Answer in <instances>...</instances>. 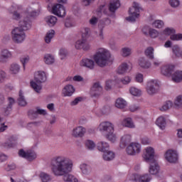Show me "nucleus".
Wrapping results in <instances>:
<instances>
[{
	"label": "nucleus",
	"mask_w": 182,
	"mask_h": 182,
	"mask_svg": "<svg viewBox=\"0 0 182 182\" xmlns=\"http://www.w3.org/2000/svg\"><path fill=\"white\" fill-rule=\"evenodd\" d=\"M46 73L43 71H37L34 74L33 80L38 83H45V82H46Z\"/></svg>",
	"instance_id": "obj_21"
},
{
	"label": "nucleus",
	"mask_w": 182,
	"mask_h": 182,
	"mask_svg": "<svg viewBox=\"0 0 182 182\" xmlns=\"http://www.w3.org/2000/svg\"><path fill=\"white\" fill-rule=\"evenodd\" d=\"M21 70V66L17 63H13L10 66V73L11 75H18Z\"/></svg>",
	"instance_id": "obj_41"
},
{
	"label": "nucleus",
	"mask_w": 182,
	"mask_h": 182,
	"mask_svg": "<svg viewBox=\"0 0 182 182\" xmlns=\"http://www.w3.org/2000/svg\"><path fill=\"white\" fill-rule=\"evenodd\" d=\"M39 4L36 3L34 4H30L23 11L26 16H30L31 18H35L38 15V9Z\"/></svg>",
	"instance_id": "obj_14"
},
{
	"label": "nucleus",
	"mask_w": 182,
	"mask_h": 182,
	"mask_svg": "<svg viewBox=\"0 0 182 182\" xmlns=\"http://www.w3.org/2000/svg\"><path fill=\"white\" fill-rule=\"evenodd\" d=\"M138 66L141 69H150L151 68V63L147 58L143 57L138 60Z\"/></svg>",
	"instance_id": "obj_22"
},
{
	"label": "nucleus",
	"mask_w": 182,
	"mask_h": 182,
	"mask_svg": "<svg viewBox=\"0 0 182 182\" xmlns=\"http://www.w3.org/2000/svg\"><path fill=\"white\" fill-rule=\"evenodd\" d=\"M152 26L154 28H157L158 29H160L164 26V22L161 20H156L151 23Z\"/></svg>",
	"instance_id": "obj_48"
},
{
	"label": "nucleus",
	"mask_w": 182,
	"mask_h": 182,
	"mask_svg": "<svg viewBox=\"0 0 182 182\" xmlns=\"http://www.w3.org/2000/svg\"><path fill=\"white\" fill-rule=\"evenodd\" d=\"M164 158L168 163H177V161H178V154H177L176 151L169 149L166 151Z\"/></svg>",
	"instance_id": "obj_13"
},
{
	"label": "nucleus",
	"mask_w": 182,
	"mask_h": 182,
	"mask_svg": "<svg viewBox=\"0 0 182 182\" xmlns=\"http://www.w3.org/2000/svg\"><path fill=\"white\" fill-rule=\"evenodd\" d=\"M140 11H141V6L139 3L134 2L132 6L129 9V16L127 17L128 22H136V19L140 16Z\"/></svg>",
	"instance_id": "obj_5"
},
{
	"label": "nucleus",
	"mask_w": 182,
	"mask_h": 182,
	"mask_svg": "<svg viewBox=\"0 0 182 182\" xmlns=\"http://www.w3.org/2000/svg\"><path fill=\"white\" fill-rule=\"evenodd\" d=\"M52 173L55 177H62L65 182H79L72 173L73 170V161L65 156H57L53 157L50 163Z\"/></svg>",
	"instance_id": "obj_1"
},
{
	"label": "nucleus",
	"mask_w": 182,
	"mask_h": 182,
	"mask_svg": "<svg viewBox=\"0 0 182 182\" xmlns=\"http://www.w3.org/2000/svg\"><path fill=\"white\" fill-rule=\"evenodd\" d=\"M116 85V81L114 80H107L105 83L106 90H111L112 87Z\"/></svg>",
	"instance_id": "obj_51"
},
{
	"label": "nucleus",
	"mask_w": 182,
	"mask_h": 182,
	"mask_svg": "<svg viewBox=\"0 0 182 182\" xmlns=\"http://www.w3.org/2000/svg\"><path fill=\"white\" fill-rule=\"evenodd\" d=\"M146 91L149 96H154L159 92V82L156 80H151L146 82Z\"/></svg>",
	"instance_id": "obj_9"
},
{
	"label": "nucleus",
	"mask_w": 182,
	"mask_h": 182,
	"mask_svg": "<svg viewBox=\"0 0 182 182\" xmlns=\"http://www.w3.org/2000/svg\"><path fill=\"white\" fill-rule=\"evenodd\" d=\"M45 21L48 26H55L58 22V18L54 16H48L45 18Z\"/></svg>",
	"instance_id": "obj_33"
},
{
	"label": "nucleus",
	"mask_w": 182,
	"mask_h": 182,
	"mask_svg": "<svg viewBox=\"0 0 182 182\" xmlns=\"http://www.w3.org/2000/svg\"><path fill=\"white\" fill-rule=\"evenodd\" d=\"M18 156L20 157H23V159H26L27 161H34V160H36L38 157V154H36V152L31 149L27 151L20 149L18 151Z\"/></svg>",
	"instance_id": "obj_8"
},
{
	"label": "nucleus",
	"mask_w": 182,
	"mask_h": 182,
	"mask_svg": "<svg viewBox=\"0 0 182 182\" xmlns=\"http://www.w3.org/2000/svg\"><path fill=\"white\" fill-rule=\"evenodd\" d=\"M18 103L19 106H26V105H28L26 99H25V96H23V92H22V91L19 92Z\"/></svg>",
	"instance_id": "obj_43"
},
{
	"label": "nucleus",
	"mask_w": 182,
	"mask_h": 182,
	"mask_svg": "<svg viewBox=\"0 0 182 182\" xmlns=\"http://www.w3.org/2000/svg\"><path fill=\"white\" fill-rule=\"evenodd\" d=\"M2 147H4V149H12V147H15V144L12 143V142H4L1 144Z\"/></svg>",
	"instance_id": "obj_58"
},
{
	"label": "nucleus",
	"mask_w": 182,
	"mask_h": 182,
	"mask_svg": "<svg viewBox=\"0 0 182 182\" xmlns=\"http://www.w3.org/2000/svg\"><path fill=\"white\" fill-rule=\"evenodd\" d=\"M92 58H83L80 60L79 63L80 68L93 70L96 64L100 66V68H105V66H107V64L113 62L112 53L109 50L105 48H98Z\"/></svg>",
	"instance_id": "obj_2"
},
{
	"label": "nucleus",
	"mask_w": 182,
	"mask_h": 182,
	"mask_svg": "<svg viewBox=\"0 0 182 182\" xmlns=\"http://www.w3.org/2000/svg\"><path fill=\"white\" fill-rule=\"evenodd\" d=\"M31 58H29L28 55H23L20 58V62L23 65V69H25V67L26 66V63H29Z\"/></svg>",
	"instance_id": "obj_49"
},
{
	"label": "nucleus",
	"mask_w": 182,
	"mask_h": 182,
	"mask_svg": "<svg viewBox=\"0 0 182 182\" xmlns=\"http://www.w3.org/2000/svg\"><path fill=\"white\" fill-rule=\"evenodd\" d=\"M146 29H149V33L146 31ZM143 33L144 35H149L151 38H156L159 36V33L157 30L154 28H149V27H145L142 29Z\"/></svg>",
	"instance_id": "obj_29"
},
{
	"label": "nucleus",
	"mask_w": 182,
	"mask_h": 182,
	"mask_svg": "<svg viewBox=\"0 0 182 182\" xmlns=\"http://www.w3.org/2000/svg\"><path fill=\"white\" fill-rule=\"evenodd\" d=\"M133 53V50L129 47H124L121 49V56L123 58H129L132 56Z\"/></svg>",
	"instance_id": "obj_35"
},
{
	"label": "nucleus",
	"mask_w": 182,
	"mask_h": 182,
	"mask_svg": "<svg viewBox=\"0 0 182 182\" xmlns=\"http://www.w3.org/2000/svg\"><path fill=\"white\" fill-rule=\"evenodd\" d=\"M160 171V166L156 161H151V164L149 166V173L152 175L159 174Z\"/></svg>",
	"instance_id": "obj_24"
},
{
	"label": "nucleus",
	"mask_w": 182,
	"mask_h": 182,
	"mask_svg": "<svg viewBox=\"0 0 182 182\" xmlns=\"http://www.w3.org/2000/svg\"><path fill=\"white\" fill-rule=\"evenodd\" d=\"M173 105L177 107V109H181L182 107V95H178L173 102Z\"/></svg>",
	"instance_id": "obj_46"
},
{
	"label": "nucleus",
	"mask_w": 182,
	"mask_h": 182,
	"mask_svg": "<svg viewBox=\"0 0 182 182\" xmlns=\"http://www.w3.org/2000/svg\"><path fill=\"white\" fill-rule=\"evenodd\" d=\"M97 130L100 132L102 134H105V139L111 141V143H115L117 141V135L114 133V124L109 121L102 122L97 127Z\"/></svg>",
	"instance_id": "obj_4"
},
{
	"label": "nucleus",
	"mask_w": 182,
	"mask_h": 182,
	"mask_svg": "<svg viewBox=\"0 0 182 182\" xmlns=\"http://www.w3.org/2000/svg\"><path fill=\"white\" fill-rule=\"evenodd\" d=\"M31 26H32V23L29 17L26 16L20 20L18 27L14 28L11 32L13 42L18 45L23 43L25 39H26V33L25 31H28Z\"/></svg>",
	"instance_id": "obj_3"
},
{
	"label": "nucleus",
	"mask_w": 182,
	"mask_h": 182,
	"mask_svg": "<svg viewBox=\"0 0 182 182\" xmlns=\"http://www.w3.org/2000/svg\"><path fill=\"white\" fill-rule=\"evenodd\" d=\"M97 147L99 151H102V153H105L109 151L110 146L109 145V143L106 141H100L97 144Z\"/></svg>",
	"instance_id": "obj_31"
},
{
	"label": "nucleus",
	"mask_w": 182,
	"mask_h": 182,
	"mask_svg": "<svg viewBox=\"0 0 182 182\" xmlns=\"http://www.w3.org/2000/svg\"><path fill=\"white\" fill-rule=\"evenodd\" d=\"M80 169L83 176H89L92 173V167L86 164H81L80 165Z\"/></svg>",
	"instance_id": "obj_30"
},
{
	"label": "nucleus",
	"mask_w": 182,
	"mask_h": 182,
	"mask_svg": "<svg viewBox=\"0 0 182 182\" xmlns=\"http://www.w3.org/2000/svg\"><path fill=\"white\" fill-rule=\"evenodd\" d=\"M40 178L41 180V182H49L51 180L50 176L49 173L42 172L40 173Z\"/></svg>",
	"instance_id": "obj_47"
},
{
	"label": "nucleus",
	"mask_w": 182,
	"mask_h": 182,
	"mask_svg": "<svg viewBox=\"0 0 182 182\" xmlns=\"http://www.w3.org/2000/svg\"><path fill=\"white\" fill-rule=\"evenodd\" d=\"M97 18L95 16H92L90 20H89V23L91 25V26H95V25L97 24Z\"/></svg>",
	"instance_id": "obj_63"
},
{
	"label": "nucleus",
	"mask_w": 182,
	"mask_h": 182,
	"mask_svg": "<svg viewBox=\"0 0 182 182\" xmlns=\"http://www.w3.org/2000/svg\"><path fill=\"white\" fill-rule=\"evenodd\" d=\"M55 55L52 54H46L43 57V61L46 65H53L55 63Z\"/></svg>",
	"instance_id": "obj_34"
},
{
	"label": "nucleus",
	"mask_w": 182,
	"mask_h": 182,
	"mask_svg": "<svg viewBox=\"0 0 182 182\" xmlns=\"http://www.w3.org/2000/svg\"><path fill=\"white\" fill-rule=\"evenodd\" d=\"M129 70V64L127 63H122L118 68L117 73L119 75H124V73H126Z\"/></svg>",
	"instance_id": "obj_40"
},
{
	"label": "nucleus",
	"mask_w": 182,
	"mask_h": 182,
	"mask_svg": "<svg viewBox=\"0 0 182 182\" xmlns=\"http://www.w3.org/2000/svg\"><path fill=\"white\" fill-rule=\"evenodd\" d=\"M76 24L70 19H67L65 23V28H73Z\"/></svg>",
	"instance_id": "obj_60"
},
{
	"label": "nucleus",
	"mask_w": 182,
	"mask_h": 182,
	"mask_svg": "<svg viewBox=\"0 0 182 182\" xmlns=\"http://www.w3.org/2000/svg\"><path fill=\"white\" fill-rule=\"evenodd\" d=\"M102 92H103V87L99 82H95L92 86L90 95L93 99H99L102 95Z\"/></svg>",
	"instance_id": "obj_10"
},
{
	"label": "nucleus",
	"mask_w": 182,
	"mask_h": 182,
	"mask_svg": "<svg viewBox=\"0 0 182 182\" xmlns=\"http://www.w3.org/2000/svg\"><path fill=\"white\" fill-rule=\"evenodd\" d=\"M115 106L117 109H124L127 106V102L123 98H118L116 100Z\"/></svg>",
	"instance_id": "obj_38"
},
{
	"label": "nucleus",
	"mask_w": 182,
	"mask_h": 182,
	"mask_svg": "<svg viewBox=\"0 0 182 182\" xmlns=\"http://www.w3.org/2000/svg\"><path fill=\"white\" fill-rule=\"evenodd\" d=\"M130 143H132V134H125L121 137L119 146L121 149H124L126 146H129Z\"/></svg>",
	"instance_id": "obj_20"
},
{
	"label": "nucleus",
	"mask_w": 182,
	"mask_h": 182,
	"mask_svg": "<svg viewBox=\"0 0 182 182\" xmlns=\"http://www.w3.org/2000/svg\"><path fill=\"white\" fill-rule=\"evenodd\" d=\"M174 106V104L172 101H166L162 106L159 107L160 112H167V110H170L171 107Z\"/></svg>",
	"instance_id": "obj_37"
},
{
	"label": "nucleus",
	"mask_w": 182,
	"mask_h": 182,
	"mask_svg": "<svg viewBox=\"0 0 182 182\" xmlns=\"http://www.w3.org/2000/svg\"><path fill=\"white\" fill-rule=\"evenodd\" d=\"M174 65L171 64L164 65L161 67V73L163 76L170 77L172 76L173 72H174Z\"/></svg>",
	"instance_id": "obj_17"
},
{
	"label": "nucleus",
	"mask_w": 182,
	"mask_h": 182,
	"mask_svg": "<svg viewBox=\"0 0 182 182\" xmlns=\"http://www.w3.org/2000/svg\"><path fill=\"white\" fill-rule=\"evenodd\" d=\"M176 33V30L172 28H166L163 31L164 35L171 36Z\"/></svg>",
	"instance_id": "obj_52"
},
{
	"label": "nucleus",
	"mask_w": 182,
	"mask_h": 182,
	"mask_svg": "<svg viewBox=\"0 0 182 182\" xmlns=\"http://www.w3.org/2000/svg\"><path fill=\"white\" fill-rule=\"evenodd\" d=\"M72 136L73 137H83L86 134V128L82 126H78L72 130Z\"/></svg>",
	"instance_id": "obj_19"
},
{
	"label": "nucleus",
	"mask_w": 182,
	"mask_h": 182,
	"mask_svg": "<svg viewBox=\"0 0 182 182\" xmlns=\"http://www.w3.org/2000/svg\"><path fill=\"white\" fill-rule=\"evenodd\" d=\"M30 86L36 93H41L42 92V82H38L35 80H32L30 82Z\"/></svg>",
	"instance_id": "obj_26"
},
{
	"label": "nucleus",
	"mask_w": 182,
	"mask_h": 182,
	"mask_svg": "<svg viewBox=\"0 0 182 182\" xmlns=\"http://www.w3.org/2000/svg\"><path fill=\"white\" fill-rule=\"evenodd\" d=\"M144 80V76L142 73H137L135 75V82H137V83H143Z\"/></svg>",
	"instance_id": "obj_50"
},
{
	"label": "nucleus",
	"mask_w": 182,
	"mask_h": 182,
	"mask_svg": "<svg viewBox=\"0 0 182 182\" xmlns=\"http://www.w3.org/2000/svg\"><path fill=\"white\" fill-rule=\"evenodd\" d=\"M129 180H132V181L150 182L151 181V176L149 173H145L144 175L134 173L130 176Z\"/></svg>",
	"instance_id": "obj_15"
},
{
	"label": "nucleus",
	"mask_w": 182,
	"mask_h": 182,
	"mask_svg": "<svg viewBox=\"0 0 182 182\" xmlns=\"http://www.w3.org/2000/svg\"><path fill=\"white\" fill-rule=\"evenodd\" d=\"M114 157H115L114 152L109 150L104 152L102 155V159L105 161H112V160L114 159Z\"/></svg>",
	"instance_id": "obj_32"
},
{
	"label": "nucleus",
	"mask_w": 182,
	"mask_h": 182,
	"mask_svg": "<svg viewBox=\"0 0 182 182\" xmlns=\"http://www.w3.org/2000/svg\"><path fill=\"white\" fill-rule=\"evenodd\" d=\"M156 124L161 129V130H164L166 129V124H167V117L164 115H161L156 119Z\"/></svg>",
	"instance_id": "obj_23"
},
{
	"label": "nucleus",
	"mask_w": 182,
	"mask_h": 182,
	"mask_svg": "<svg viewBox=\"0 0 182 182\" xmlns=\"http://www.w3.org/2000/svg\"><path fill=\"white\" fill-rule=\"evenodd\" d=\"M86 147L89 149V150H93L95 147H96V144L93 141L88 140L85 143Z\"/></svg>",
	"instance_id": "obj_56"
},
{
	"label": "nucleus",
	"mask_w": 182,
	"mask_h": 182,
	"mask_svg": "<svg viewBox=\"0 0 182 182\" xmlns=\"http://www.w3.org/2000/svg\"><path fill=\"white\" fill-rule=\"evenodd\" d=\"M75 93V87L72 85H67L63 89V95L65 97H70Z\"/></svg>",
	"instance_id": "obj_25"
},
{
	"label": "nucleus",
	"mask_w": 182,
	"mask_h": 182,
	"mask_svg": "<svg viewBox=\"0 0 182 182\" xmlns=\"http://www.w3.org/2000/svg\"><path fill=\"white\" fill-rule=\"evenodd\" d=\"M121 124L124 126V127H128V129H134V127H136L133 119L130 117L124 118L121 121Z\"/></svg>",
	"instance_id": "obj_27"
},
{
	"label": "nucleus",
	"mask_w": 182,
	"mask_h": 182,
	"mask_svg": "<svg viewBox=\"0 0 182 182\" xmlns=\"http://www.w3.org/2000/svg\"><path fill=\"white\" fill-rule=\"evenodd\" d=\"M75 46L77 49H82V50H90L92 46L87 41V39H79L75 42Z\"/></svg>",
	"instance_id": "obj_16"
},
{
	"label": "nucleus",
	"mask_w": 182,
	"mask_h": 182,
	"mask_svg": "<svg viewBox=\"0 0 182 182\" xmlns=\"http://www.w3.org/2000/svg\"><path fill=\"white\" fill-rule=\"evenodd\" d=\"M82 97H76L73 101L70 102V106H76V105H78L80 102H82Z\"/></svg>",
	"instance_id": "obj_62"
},
{
	"label": "nucleus",
	"mask_w": 182,
	"mask_h": 182,
	"mask_svg": "<svg viewBox=\"0 0 182 182\" xmlns=\"http://www.w3.org/2000/svg\"><path fill=\"white\" fill-rule=\"evenodd\" d=\"M154 157H156V152L154 151V148L151 146H147L145 148L143 159L147 163H150L151 161H154Z\"/></svg>",
	"instance_id": "obj_11"
},
{
	"label": "nucleus",
	"mask_w": 182,
	"mask_h": 182,
	"mask_svg": "<svg viewBox=\"0 0 182 182\" xmlns=\"http://www.w3.org/2000/svg\"><path fill=\"white\" fill-rule=\"evenodd\" d=\"M171 41H182V34H173L170 36Z\"/></svg>",
	"instance_id": "obj_59"
},
{
	"label": "nucleus",
	"mask_w": 182,
	"mask_h": 182,
	"mask_svg": "<svg viewBox=\"0 0 182 182\" xmlns=\"http://www.w3.org/2000/svg\"><path fill=\"white\" fill-rule=\"evenodd\" d=\"M48 11H50L52 14L56 15L57 16H60L63 18L66 15V10H65V7L62 4H54L52 6L51 9H48Z\"/></svg>",
	"instance_id": "obj_12"
},
{
	"label": "nucleus",
	"mask_w": 182,
	"mask_h": 182,
	"mask_svg": "<svg viewBox=\"0 0 182 182\" xmlns=\"http://www.w3.org/2000/svg\"><path fill=\"white\" fill-rule=\"evenodd\" d=\"M172 82L174 83H181L182 82V70H176L171 75Z\"/></svg>",
	"instance_id": "obj_28"
},
{
	"label": "nucleus",
	"mask_w": 182,
	"mask_h": 182,
	"mask_svg": "<svg viewBox=\"0 0 182 182\" xmlns=\"http://www.w3.org/2000/svg\"><path fill=\"white\" fill-rule=\"evenodd\" d=\"M129 93L132 95V96L139 97V96H141V90L135 87H131L129 88Z\"/></svg>",
	"instance_id": "obj_44"
},
{
	"label": "nucleus",
	"mask_w": 182,
	"mask_h": 182,
	"mask_svg": "<svg viewBox=\"0 0 182 182\" xmlns=\"http://www.w3.org/2000/svg\"><path fill=\"white\" fill-rule=\"evenodd\" d=\"M12 58V53L6 48L1 49L0 52V62L6 63Z\"/></svg>",
	"instance_id": "obj_18"
},
{
	"label": "nucleus",
	"mask_w": 182,
	"mask_h": 182,
	"mask_svg": "<svg viewBox=\"0 0 182 182\" xmlns=\"http://www.w3.org/2000/svg\"><path fill=\"white\" fill-rule=\"evenodd\" d=\"M90 32V28H85L82 33L81 39H87V40L89 39Z\"/></svg>",
	"instance_id": "obj_53"
},
{
	"label": "nucleus",
	"mask_w": 182,
	"mask_h": 182,
	"mask_svg": "<svg viewBox=\"0 0 182 182\" xmlns=\"http://www.w3.org/2000/svg\"><path fill=\"white\" fill-rule=\"evenodd\" d=\"M169 5H171V6H172V8H177V6H180V1L169 0Z\"/></svg>",
	"instance_id": "obj_61"
},
{
	"label": "nucleus",
	"mask_w": 182,
	"mask_h": 182,
	"mask_svg": "<svg viewBox=\"0 0 182 182\" xmlns=\"http://www.w3.org/2000/svg\"><path fill=\"white\" fill-rule=\"evenodd\" d=\"M9 14L11 15L12 19L19 21L22 16L19 14L21 11H23V6L21 4H13L8 9Z\"/></svg>",
	"instance_id": "obj_7"
},
{
	"label": "nucleus",
	"mask_w": 182,
	"mask_h": 182,
	"mask_svg": "<svg viewBox=\"0 0 182 182\" xmlns=\"http://www.w3.org/2000/svg\"><path fill=\"white\" fill-rule=\"evenodd\" d=\"M106 5L102 4L97 9V15L98 16H102V13L104 12L106 14Z\"/></svg>",
	"instance_id": "obj_54"
},
{
	"label": "nucleus",
	"mask_w": 182,
	"mask_h": 182,
	"mask_svg": "<svg viewBox=\"0 0 182 182\" xmlns=\"http://www.w3.org/2000/svg\"><path fill=\"white\" fill-rule=\"evenodd\" d=\"M141 144H144V146H147V144H150V143H151L150 139L147 137L141 138Z\"/></svg>",
	"instance_id": "obj_64"
},
{
	"label": "nucleus",
	"mask_w": 182,
	"mask_h": 182,
	"mask_svg": "<svg viewBox=\"0 0 182 182\" xmlns=\"http://www.w3.org/2000/svg\"><path fill=\"white\" fill-rule=\"evenodd\" d=\"M128 156H137L141 153V144L139 142H131L126 148Z\"/></svg>",
	"instance_id": "obj_6"
},
{
	"label": "nucleus",
	"mask_w": 182,
	"mask_h": 182,
	"mask_svg": "<svg viewBox=\"0 0 182 182\" xmlns=\"http://www.w3.org/2000/svg\"><path fill=\"white\" fill-rule=\"evenodd\" d=\"M145 55L149 58V59H154V48L148 47L145 50Z\"/></svg>",
	"instance_id": "obj_45"
},
{
	"label": "nucleus",
	"mask_w": 182,
	"mask_h": 182,
	"mask_svg": "<svg viewBox=\"0 0 182 182\" xmlns=\"http://www.w3.org/2000/svg\"><path fill=\"white\" fill-rule=\"evenodd\" d=\"M34 114H41L42 116H46V114H48V112H46V109L37 107L36 111H34Z\"/></svg>",
	"instance_id": "obj_55"
},
{
	"label": "nucleus",
	"mask_w": 182,
	"mask_h": 182,
	"mask_svg": "<svg viewBox=\"0 0 182 182\" xmlns=\"http://www.w3.org/2000/svg\"><path fill=\"white\" fill-rule=\"evenodd\" d=\"M118 8H120V1L112 0L109 6L110 12H114V11H116V9H118Z\"/></svg>",
	"instance_id": "obj_36"
},
{
	"label": "nucleus",
	"mask_w": 182,
	"mask_h": 182,
	"mask_svg": "<svg viewBox=\"0 0 182 182\" xmlns=\"http://www.w3.org/2000/svg\"><path fill=\"white\" fill-rule=\"evenodd\" d=\"M132 82V77L129 76H125L121 79V82L122 85H129Z\"/></svg>",
	"instance_id": "obj_57"
},
{
	"label": "nucleus",
	"mask_w": 182,
	"mask_h": 182,
	"mask_svg": "<svg viewBox=\"0 0 182 182\" xmlns=\"http://www.w3.org/2000/svg\"><path fill=\"white\" fill-rule=\"evenodd\" d=\"M53 36H55V30L48 31L44 38L46 43H50L52 39H53Z\"/></svg>",
	"instance_id": "obj_39"
},
{
	"label": "nucleus",
	"mask_w": 182,
	"mask_h": 182,
	"mask_svg": "<svg viewBox=\"0 0 182 182\" xmlns=\"http://www.w3.org/2000/svg\"><path fill=\"white\" fill-rule=\"evenodd\" d=\"M172 52L176 58H181L182 50L180 46H178V45L172 46Z\"/></svg>",
	"instance_id": "obj_42"
}]
</instances>
